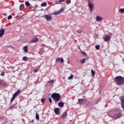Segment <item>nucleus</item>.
I'll return each mask as SVG.
<instances>
[{
    "mask_svg": "<svg viewBox=\"0 0 124 124\" xmlns=\"http://www.w3.org/2000/svg\"><path fill=\"white\" fill-rule=\"evenodd\" d=\"M41 101L43 104H44V102H45V99H44V98L41 99Z\"/></svg>",
    "mask_w": 124,
    "mask_h": 124,
    "instance_id": "obj_33",
    "label": "nucleus"
},
{
    "mask_svg": "<svg viewBox=\"0 0 124 124\" xmlns=\"http://www.w3.org/2000/svg\"><path fill=\"white\" fill-rule=\"evenodd\" d=\"M53 82H54V80H50V81H48V83H53Z\"/></svg>",
    "mask_w": 124,
    "mask_h": 124,
    "instance_id": "obj_38",
    "label": "nucleus"
},
{
    "mask_svg": "<svg viewBox=\"0 0 124 124\" xmlns=\"http://www.w3.org/2000/svg\"><path fill=\"white\" fill-rule=\"evenodd\" d=\"M2 85V82H0V86H1Z\"/></svg>",
    "mask_w": 124,
    "mask_h": 124,
    "instance_id": "obj_39",
    "label": "nucleus"
},
{
    "mask_svg": "<svg viewBox=\"0 0 124 124\" xmlns=\"http://www.w3.org/2000/svg\"><path fill=\"white\" fill-rule=\"evenodd\" d=\"M68 63H69V62H68Z\"/></svg>",
    "mask_w": 124,
    "mask_h": 124,
    "instance_id": "obj_42",
    "label": "nucleus"
},
{
    "mask_svg": "<svg viewBox=\"0 0 124 124\" xmlns=\"http://www.w3.org/2000/svg\"><path fill=\"white\" fill-rule=\"evenodd\" d=\"M56 62H60L61 63H62V62H63V59L62 58H61L60 57H58L56 60Z\"/></svg>",
    "mask_w": 124,
    "mask_h": 124,
    "instance_id": "obj_10",
    "label": "nucleus"
},
{
    "mask_svg": "<svg viewBox=\"0 0 124 124\" xmlns=\"http://www.w3.org/2000/svg\"><path fill=\"white\" fill-rule=\"evenodd\" d=\"M4 32H5V29H1L0 30V38L2 37L4 35Z\"/></svg>",
    "mask_w": 124,
    "mask_h": 124,
    "instance_id": "obj_9",
    "label": "nucleus"
},
{
    "mask_svg": "<svg viewBox=\"0 0 124 124\" xmlns=\"http://www.w3.org/2000/svg\"><path fill=\"white\" fill-rule=\"evenodd\" d=\"M10 19H12V16L10 15L8 16V20H10Z\"/></svg>",
    "mask_w": 124,
    "mask_h": 124,
    "instance_id": "obj_32",
    "label": "nucleus"
},
{
    "mask_svg": "<svg viewBox=\"0 0 124 124\" xmlns=\"http://www.w3.org/2000/svg\"><path fill=\"white\" fill-rule=\"evenodd\" d=\"M0 75L1 76H4V75H5V73H4V72H2Z\"/></svg>",
    "mask_w": 124,
    "mask_h": 124,
    "instance_id": "obj_34",
    "label": "nucleus"
},
{
    "mask_svg": "<svg viewBox=\"0 0 124 124\" xmlns=\"http://www.w3.org/2000/svg\"><path fill=\"white\" fill-rule=\"evenodd\" d=\"M39 70V68H36L33 70V72H34V73H36V72H38Z\"/></svg>",
    "mask_w": 124,
    "mask_h": 124,
    "instance_id": "obj_25",
    "label": "nucleus"
},
{
    "mask_svg": "<svg viewBox=\"0 0 124 124\" xmlns=\"http://www.w3.org/2000/svg\"><path fill=\"white\" fill-rule=\"evenodd\" d=\"M62 11H63V9L62 8L59 11H55L53 14L54 15H59L61 13V12H62Z\"/></svg>",
    "mask_w": 124,
    "mask_h": 124,
    "instance_id": "obj_11",
    "label": "nucleus"
},
{
    "mask_svg": "<svg viewBox=\"0 0 124 124\" xmlns=\"http://www.w3.org/2000/svg\"><path fill=\"white\" fill-rule=\"evenodd\" d=\"M91 73H92L93 76H94V75H95V72H94V71H93V70H91Z\"/></svg>",
    "mask_w": 124,
    "mask_h": 124,
    "instance_id": "obj_27",
    "label": "nucleus"
},
{
    "mask_svg": "<svg viewBox=\"0 0 124 124\" xmlns=\"http://www.w3.org/2000/svg\"><path fill=\"white\" fill-rule=\"evenodd\" d=\"M66 4H69V3H70V2H71V1L70 0L68 1H65Z\"/></svg>",
    "mask_w": 124,
    "mask_h": 124,
    "instance_id": "obj_35",
    "label": "nucleus"
},
{
    "mask_svg": "<svg viewBox=\"0 0 124 124\" xmlns=\"http://www.w3.org/2000/svg\"><path fill=\"white\" fill-rule=\"evenodd\" d=\"M77 32H78V33H82V32H83V30H77Z\"/></svg>",
    "mask_w": 124,
    "mask_h": 124,
    "instance_id": "obj_24",
    "label": "nucleus"
},
{
    "mask_svg": "<svg viewBox=\"0 0 124 124\" xmlns=\"http://www.w3.org/2000/svg\"><path fill=\"white\" fill-rule=\"evenodd\" d=\"M64 1H65V0H59V1H55L56 3L57 4H60V2H64Z\"/></svg>",
    "mask_w": 124,
    "mask_h": 124,
    "instance_id": "obj_18",
    "label": "nucleus"
},
{
    "mask_svg": "<svg viewBox=\"0 0 124 124\" xmlns=\"http://www.w3.org/2000/svg\"><path fill=\"white\" fill-rule=\"evenodd\" d=\"M71 122H72V120L70 121V123H71Z\"/></svg>",
    "mask_w": 124,
    "mask_h": 124,
    "instance_id": "obj_41",
    "label": "nucleus"
},
{
    "mask_svg": "<svg viewBox=\"0 0 124 124\" xmlns=\"http://www.w3.org/2000/svg\"><path fill=\"white\" fill-rule=\"evenodd\" d=\"M28 59H29V58H28V57H24L22 58V61H24V62H27V61H28Z\"/></svg>",
    "mask_w": 124,
    "mask_h": 124,
    "instance_id": "obj_23",
    "label": "nucleus"
},
{
    "mask_svg": "<svg viewBox=\"0 0 124 124\" xmlns=\"http://www.w3.org/2000/svg\"><path fill=\"white\" fill-rule=\"evenodd\" d=\"M51 98H53V100L56 102H59L61 99L62 98V96L59 93H53L51 95Z\"/></svg>",
    "mask_w": 124,
    "mask_h": 124,
    "instance_id": "obj_1",
    "label": "nucleus"
},
{
    "mask_svg": "<svg viewBox=\"0 0 124 124\" xmlns=\"http://www.w3.org/2000/svg\"><path fill=\"white\" fill-rule=\"evenodd\" d=\"M37 41H38V38H34L31 40V43H35V42H37Z\"/></svg>",
    "mask_w": 124,
    "mask_h": 124,
    "instance_id": "obj_14",
    "label": "nucleus"
},
{
    "mask_svg": "<svg viewBox=\"0 0 124 124\" xmlns=\"http://www.w3.org/2000/svg\"><path fill=\"white\" fill-rule=\"evenodd\" d=\"M49 101L50 103H52V99H51L50 98H49Z\"/></svg>",
    "mask_w": 124,
    "mask_h": 124,
    "instance_id": "obj_37",
    "label": "nucleus"
},
{
    "mask_svg": "<svg viewBox=\"0 0 124 124\" xmlns=\"http://www.w3.org/2000/svg\"><path fill=\"white\" fill-rule=\"evenodd\" d=\"M80 63H85V62H86V58H84L83 59H81L80 61Z\"/></svg>",
    "mask_w": 124,
    "mask_h": 124,
    "instance_id": "obj_21",
    "label": "nucleus"
},
{
    "mask_svg": "<svg viewBox=\"0 0 124 124\" xmlns=\"http://www.w3.org/2000/svg\"><path fill=\"white\" fill-rule=\"evenodd\" d=\"M36 119L38 120H39V115H38V113H36L35 115Z\"/></svg>",
    "mask_w": 124,
    "mask_h": 124,
    "instance_id": "obj_26",
    "label": "nucleus"
},
{
    "mask_svg": "<svg viewBox=\"0 0 124 124\" xmlns=\"http://www.w3.org/2000/svg\"><path fill=\"white\" fill-rule=\"evenodd\" d=\"M88 3H89L88 6L90 8V12H93V9L94 8V6L93 5V3L90 2L89 0H88Z\"/></svg>",
    "mask_w": 124,
    "mask_h": 124,
    "instance_id": "obj_5",
    "label": "nucleus"
},
{
    "mask_svg": "<svg viewBox=\"0 0 124 124\" xmlns=\"http://www.w3.org/2000/svg\"><path fill=\"white\" fill-rule=\"evenodd\" d=\"M63 105H64V103L62 102H60L58 103V106L61 108H62L63 107Z\"/></svg>",
    "mask_w": 124,
    "mask_h": 124,
    "instance_id": "obj_15",
    "label": "nucleus"
},
{
    "mask_svg": "<svg viewBox=\"0 0 124 124\" xmlns=\"http://www.w3.org/2000/svg\"><path fill=\"white\" fill-rule=\"evenodd\" d=\"M81 53L84 55V56H87V53H86L85 52H81Z\"/></svg>",
    "mask_w": 124,
    "mask_h": 124,
    "instance_id": "obj_36",
    "label": "nucleus"
},
{
    "mask_svg": "<svg viewBox=\"0 0 124 124\" xmlns=\"http://www.w3.org/2000/svg\"><path fill=\"white\" fill-rule=\"evenodd\" d=\"M95 48H96V50H99L100 49V46L99 45H97L95 46Z\"/></svg>",
    "mask_w": 124,
    "mask_h": 124,
    "instance_id": "obj_29",
    "label": "nucleus"
},
{
    "mask_svg": "<svg viewBox=\"0 0 124 124\" xmlns=\"http://www.w3.org/2000/svg\"><path fill=\"white\" fill-rule=\"evenodd\" d=\"M60 109L59 108H54V112L56 115H60L61 114V112H60Z\"/></svg>",
    "mask_w": 124,
    "mask_h": 124,
    "instance_id": "obj_8",
    "label": "nucleus"
},
{
    "mask_svg": "<svg viewBox=\"0 0 124 124\" xmlns=\"http://www.w3.org/2000/svg\"><path fill=\"white\" fill-rule=\"evenodd\" d=\"M79 104H83L84 102V99H78V101Z\"/></svg>",
    "mask_w": 124,
    "mask_h": 124,
    "instance_id": "obj_17",
    "label": "nucleus"
},
{
    "mask_svg": "<svg viewBox=\"0 0 124 124\" xmlns=\"http://www.w3.org/2000/svg\"><path fill=\"white\" fill-rule=\"evenodd\" d=\"M25 8V5L24 4H21L19 7V10H22V9H24Z\"/></svg>",
    "mask_w": 124,
    "mask_h": 124,
    "instance_id": "obj_19",
    "label": "nucleus"
},
{
    "mask_svg": "<svg viewBox=\"0 0 124 124\" xmlns=\"http://www.w3.org/2000/svg\"><path fill=\"white\" fill-rule=\"evenodd\" d=\"M45 17L47 21H49V20H51L52 19L51 16L46 15Z\"/></svg>",
    "mask_w": 124,
    "mask_h": 124,
    "instance_id": "obj_16",
    "label": "nucleus"
},
{
    "mask_svg": "<svg viewBox=\"0 0 124 124\" xmlns=\"http://www.w3.org/2000/svg\"><path fill=\"white\" fill-rule=\"evenodd\" d=\"M119 11L120 12H121V13H124V8L120 9Z\"/></svg>",
    "mask_w": 124,
    "mask_h": 124,
    "instance_id": "obj_30",
    "label": "nucleus"
},
{
    "mask_svg": "<svg viewBox=\"0 0 124 124\" xmlns=\"http://www.w3.org/2000/svg\"><path fill=\"white\" fill-rule=\"evenodd\" d=\"M34 120H32V123H34Z\"/></svg>",
    "mask_w": 124,
    "mask_h": 124,
    "instance_id": "obj_40",
    "label": "nucleus"
},
{
    "mask_svg": "<svg viewBox=\"0 0 124 124\" xmlns=\"http://www.w3.org/2000/svg\"><path fill=\"white\" fill-rule=\"evenodd\" d=\"M115 81L117 83V85H123L124 84V78L122 76H118L115 77Z\"/></svg>",
    "mask_w": 124,
    "mask_h": 124,
    "instance_id": "obj_2",
    "label": "nucleus"
},
{
    "mask_svg": "<svg viewBox=\"0 0 124 124\" xmlns=\"http://www.w3.org/2000/svg\"><path fill=\"white\" fill-rule=\"evenodd\" d=\"M74 77V76L71 75V76H70L68 78V80H71V79H73Z\"/></svg>",
    "mask_w": 124,
    "mask_h": 124,
    "instance_id": "obj_31",
    "label": "nucleus"
},
{
    "mask_svg": "<svg viewBox=\"0 0 124 124\" xmlns=\"http://www.w3.org/2000/svg\"><path fill=\"white\" fill-rule=\"evenodd\" d=\"M120 99L121 101V106L123 109L124 110V96L122 95L120 96Z\"/></svg>",
    "mask_w": 124,
    "mask_h": 124,
    "instance_id": "obj_7",
    "label": "nucleus"
},
{
    "mask_svg": "<svg viewBox=\"0 0 124 124\" xmlns=\"http://www.w3.org/2000/svg\"><path fill=\"white\" fill-rule=\"evenodd\" d=\"M23 50H24V52H25V53H28V46H25L23 47Z\"/></svg>",
    "mask_w": 124,
    "mask_h": 124,
    "instance_id": "obj_20",
    "label": "nucleus"
},
{
    "mask_svg": "<svg viewBox=\"0 0 124 124\" xmlns=\"http://www.w3.org/2000/svg\"><path fill=\"white\" fill-rule=\"evenodd\" d=\"M21 93V90H18L16 92L13 94L12 98L11 99V102H13L14 100L16 98V96L18 95Z\"/></svg>",
    "mask_w": 124,
    "mask_h": 124,
    "instance_id": "obj_3",
    "label": "nucleus"
},
{
    "mask_svg": "<svg viewBox=\"0 0 124 124\" xmlns=\"http://www.w3.org/2000/svg\"><path fill=\"white\" fill-rule=\"evenodd\" d=\"M25 4L26 6H27V7L31 6V4H30V2L28 1H25Z\"/></svg>",
    "mask_w": 124,
    "mask_h": 124,
    "instance_id": "obj_22",
    "label": "nucleus"
},
{
    "mask_svg": "<svg viewBox=\"0 0 124 124\" xmlns=\"http://www.w3.org/2000/svg\"><path fill=\"white\" fill-rule=\"evenodd\" d=\"M112 119H114V120H117V119H120V118H122V113H115L112 116Z\"/></svg>",
    "mask_w": 124,
    "mask_h": 124,
    "instance_id": "obj_4",
    "label": "nucleus"
},
{
    "mask_svg": "<svg viewBox=\"0 0 124 124\" xmlns=\"http://www.w3.org/2000/svg\"><path fill=\"white\" fill-rule=\"evenodd\" d=\"M96 20L98 22H100V21H103V17H102L100 16H96Z\"/></svg>",
    "mask_w": 124,
    "mask_h": 124,
    "instance_id": "obj_12",
    "label": "nucleus"
},
{
    "mask_svg": "<svg viewBox=\"0 0 124 124\" xmlns=\"http://www.w3.org/2000/svg\"><path fill=\"white\" fill-rule=\"evenodd\" d=\"M103 38L105 42H108L111 40V37L109 35H105Z\"/></svg>",
    "mask_w": 124,
    "mask_h": 124,
    "instance_id": "obj_6",
    "label": "nucleus"
},
{
    "mask_svg": "<svg viewBox=\"0 0 124 124\" xmlns=\"http://www.w3.org/2000/svg\"><path fill=\"white\" fill-rule=\"evenodd\" d=\"M66 117H67V112H65L62 115L61 119L64 120V119H66Z\"/></svg>",
    "mask_w": 124,
    "mask_h": 124,
    "instance_id": "obj_13",
    "label": "nucleus"
},
{
    "mask_svg": "<svg viewBox=\"0 0 124 124\" xmlns=\"http://www.w3.org/2000/svg\"><path fill=\"white\" fill-rule=\"evenodd\" d=\"M46 6H47V3L46 2H44L41 4V6L44 7Z\"/></svg>",
    "mask_w": 124,
    "mask_h": 124,
    "instance_id": "obj_28",
    "label": "nucleus"
}]
</instances>
